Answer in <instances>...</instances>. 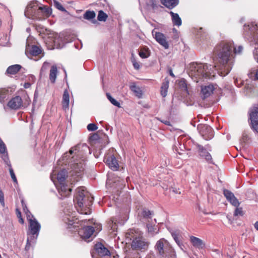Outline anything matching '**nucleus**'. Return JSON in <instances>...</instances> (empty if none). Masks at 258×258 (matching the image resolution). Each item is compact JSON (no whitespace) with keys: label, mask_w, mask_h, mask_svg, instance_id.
Masks as SVG:
<instances>
[{"label":"nucleus","mask_w":258,"mask_h":258,"mask_svg":"<svg viewBox=\"0 0 258 258\" xmlns=\"http://www.w3.org/2000/svg\"><path fill=\"white\" fill-rule=\"evenodd\" d=\"M63 159H60L57 161V165L53 170L50 177L57 189L59 198L63 199L64 194V169L63 166Z\"/></svg>","instance_id":"39448f33"},{"label":"nucleus","mask_w":258,"mask_h":258,"mask_svg":"<svg viewBox=\"0 0 258 258\" xmlns=\"http://www.w3.org/2000/svg\"><path fill=\"white\" fill-rule=\"evenodd\" d=\"M198 148L199 149V150L201 152V155L202 156L205 157V159L209 162V163L212 162V156L211 155L208 153L206 151V150L204 148V147L200 145H198Z\"/></svg>","instance_id":"393cba45"},{"label":"nucleus","mask_w":258,"mask_h":258,"mask_svg":"<svg viewBox=\"0 0 258 258\" xmlns=\"http://www.w3.org/2000/svg\"><path fill=\"white\" fill-rule=\"evenodd\" d=\"M29 39H27V43H28ZM41 52V49L39 47L36 45L30 46L29 44H27L26 47L25 53L30 57V56H37L40 54Z\"/></svg>","instance_id":"dca6fc26"},{"label":"nucleus","mask_w":258,"mask_h":258,"mask_svg":"<svg viewBox=\"0 0 258 258\" xmlns=\"http://www.w3.org/2000/svg\"><path fill=\"white\" fill-rule=\"evenodd\" d=\"M53 5L54 7L58 10L63 12L64 11V8L61 5V4L57 0H53Z\"/></svg>","instance_id":"a19ab883"},{"label":"nucleus","mask_w":258,"mask_h":258,"mask_svg":"<svg viewBox=\"0 0 258 258\" xmlns=\"http://www.w3.org/2000/svg\"><path fill=\"white\" fill-rule=\"evenodd\" d=\"M19 218V222L21 223V224H24V220L22 218V217H20V218Z\"/></svg>","instance_id":"4d7b16f0"},{"label":"nucleus","mask_w":258,"mask_h":258,"mask_svg":"<svg viewBox=\"0 0 258 258\" xmlns=\"http://www.w3.org/2000/svg\"><path fill=\"white\" fill-rule=\"evenodd\" d=\"M139 55L141 57L143 58H146L148 57L150 55V52L148 49H141L140 51L139 52Z\"/></svg>","instance_id":"f704fd0d"},{"label":"nucleus","mask_w":258,"mask_h":258,"mask_svg":"<svg viewBox=\"0 0 258 258\" xmlns=\"http://www.w3.org/2000/svg\"><path fill=\"white\" fill-rule=\"evenodd\" d=\"M106 96L107 99L110 101V102L115 106L120 107V103L116 101L115 99L112 97L109 93H106Z\"/></svg>","instance_id":"4c0bfd02"},{"label":"nucleus","mask_w":258,"mask_h":258,"mask_svg":"<svg viewBox=\"0 0 258 258\" xmlns=\"http://www.w3.org/2000/svg\"><path fill=\"white\" fill-rule=\"evenodd\" d=\"M214 86L213 85H209L202 88L201 92L204 98L210 96L213 92Z\"/></svg>","instance_id":"5701e85b"},{"label":"nucleus","mask_w":258,"mask_h":258,"mask_svg":"<svg viewBox=\"0 0 258 258\" xmlns=\"http://www.w3.org/2000/svg\"><path fill=\"white\" fill-rule=\"evenodd\" d=\"M21 66L19 64H14L10 66L7 70V73L11 75L16 74L21 69Z\"/></svg>","instance_id":"cd10ccee"},{"label":"nucleus","mask_w":258,"mask_h":258,"mask_svg":"<svg viewBox=\"0 0 258 258\" xmlns=\"http://www.w3.org/2000/svg\"><path fill=\"white\" fill-rule=\"evenodd\" d=\"M108 18V15L103 11L100 10L98 12L97 19L99 21L105 22Z\"/></svg>","instance_id":"473e14b6"},{"label":"nucleus","mask_w":258,"mask_h":258,"mask_svg":"<svg viewBox=\"0 0 258 258\" xmlns=\"http://www.w3.org/2000/svg\"><path fill=\"white\" fill-rule=\"evenodd\" d=\"M171 235H172V236L173 237V238H174V239L175 240V241H176V242L178 245H179L180 240H179V236H178V233L176 231L172 232Z\"/></svg>","instance_id":"79ce46f5"},{"label":"nucleus","mask_w":258,"mask_h":258,"mask_svg":"<svg viewBox=\"0 0 258 258\" xmlns=\"http://www.w3.org/2000/svg\"><path fill=\"white\" fill-rule=\"evenodd\" d=\"M190 241L192 245L195 247L198 248H203L205 246V244L203 240L198 237L191 236L190 237Z\"/></svg>","instance_id":"4be33fe9"},{"label":"nucleus","mask_w":258,"mask_h":258,"mask_svg":"<svg viewBox=\"0 0 258 258\" xmlns=\"http://www.w3.org/2000/svg\"><path fill=\"white\" fill-rule=\"evenodd\" d=\"M161 122H162L163 123H164L166 125H170V122L168 120H161Z\"/></svg>","instance_id":"6e6d98bb"},{"label":"nucleus","mask_w":258,"mask_h":258,"mask_svg":"<svg viewBox=\"0 0 258 258\" xmlns=\"http://www.w3.org/2000/svg\"><path fill=\"white\" fill-rule=\"evenodd\" d=\"M152 35L156 40L164 48L167 49L169 47V44L166 40L165 36L162 33L158 32L153 30L152 32Z\"/></svg>","instance_id":"4468645a"},{"label":"nucleus","mask_w":258,"mask_h":258,"mask_svg":"<svg viewBox=\"0 0 258 258\" xmlns=\"http://www.w3.org/2000/svg\"><path fill=\"white\" fill-rule=\"evenodd\" d=\"M30 86V83H25V84H24V87H25V88H29Z\"/></svg>","instance_id":"052dcab7"},{"label":"nucleus","mask_w":258,"mask_h":258,"mask_svg":"<svg viewBox=\"0 0 258 258\" xmlns=\"http://www.w3.org/2000/svg\"><path fill=\"white\" fill-rule=\"evenodd\" d=\"M104 258H117V255H111L110 254L107 255L106 256L104 257Z\"/></svg>","instance_id":"864d4df0"},{"label":"nucleus","mask_w":258,"mask_h":258,"mask_svg":"<svg viewBox=\"0 0 258 258\" xmlns=\"http://www.w3.org/2000/svg\"><path fill=\"white\" fill-rule=\"evenodd\" d=\"M200 31H201L202 30V28H200V29H199Z\"/></svg>","instance_id":"338daca9"},{"label":"nucleus","mask_w":258,"mask_h":258,"mask_svg":"<svg viewBox=\"0 0 258 258\" xmlns=\"http://www.w3.org/2000/svg\"><path fill=\"white\" fill-rule=\"evenodd\" d=\"M68 214L66 213V227L71 229L73 228V230L78 231L80 236L84 239L87 240L90 238L94 232L98 233L102 228L100 224L94 223V226H87L82 227L78 229L79 227L82 226L83 224L87 223L86 220L79 221L77 218H75V212H71L69 209L67 210Z\"/></svg>","instance_id":"7ed1b4c3"},{"label":"nucleus","mask_w":258,"mask_h":258,"mask_svg":"<svg viewBox=\"0 0 258 258\" xmlns=\"http://www.w3.org/2000/svg\"><path fill=\"white\" fill-rule=\"evenodd\" d=\"M253 55H254L255 59L258 62V48H255V49L253 51Z\"/></svg>","instance_id":"8fccbe9b"},{"label":"nucleus","mask_w":258,"mask_h":258,"mask_svg":"<svg viewBox=\"0 0 258 258\" xmlns=\"http://www.w3.org/2000/svg\"><path fill=\"white\" fill-rule=\"evenodd\" d=\"M0 153L2 154H4L2 156V158L4 160V162L6 163V164H7L9 166L11 167L9 159L8 158L6 145L3 142V141L1 140V138H0Z\"/></svg>","instance_id":"412c9836"},{"label":"nucleus","mask_w":258,"mask_h":258,"mask_svg":"<svg viewBox=\"0 0 258 258\" xmlns=\"http://www.w3.org/2000/svg\"><path fill=\"white\" fill-rule=\"evenodd\" d=\"M8 106L12 109H18L23 106V101L21 97L17 96L11 99L8 103Z\"/></svg>","instance_id":"f3484780"},{"label":"nucleus","mask_w":258,"mask_h":258,"mask_svg":"<svg viewBox=\"0 0 258 258\" xmlns=\"http://www.w3.org/2000/svg\"><path fill=\"white\" fill-rule=\"evenodd\" d=\"M10 173L13 181L17 183V180L13 169L11 167L9 169Z\"/></svg>","instance_id":"a18cd8bd"},{"label":"nucleus","mask_w":258,"mask_h":258,"mask_svg":"<svg viewBox=\"0 0 258 258\" xmlns=\"http://www.w3.org/2000/svg\"><path fill=\"white\" fill-rule=\"evenodd\" d=\"M181 85H182L183 87L185 89H186V84L185 83L184 80L180 81Z\"/></svg>","instance_id":"5fc2aeb1"},{"label":"nucleus","mask_w":258,"mask_h":258,"mask_svg":"<svg viewBox=\"0 0 258 258\" xmlns=\"http://www.w3.org/2000/svg\"><path fill=\"white\" fill-rule=\"evenodd\" d=\"M161 3L166 7L171 9L178 4V0H161Z\"/></svg>","instance_id":"a878e982"},{"label":"nucleus","mask_w":258,"mask_h":258,"mask_svg":"<svg viewBox=\"0 0 258 258\" xmlns=\"http://www.w3.org/2000/svg\"><path fill=\"white\" fill-rule=\"evenodd\" d=\"M104 161L111 169L114 171L118 170L119 165L116 159L113 155L106 156L104 158Z\"/></svg>","instance_id":"a211bd4d"},{"label":"nucleus","mask_w":258,"mask_h":258,"mask_svg":"<svg viewBox=\"0 0 258 258\" xmlns=\"http://www.w3.org/2000/svg\"><path fill=\"white\" fill-rule=\"evenodd\" d=\"M68 190L70 192H71L72 189L71 188H69Z\"/></svg>","instance_id":"69168bd1"},{"label":"nucleus","mask_w":258,"mask_h":258,"mask_svg":"<svg viewBox=\"0 0 258 258\" xmlns=\"http://www.w3.org/2000/svg\"><path fill=\"white\" fill-rule=\"evenodd\" d=\"M28 222L29 226V231L27 232V234L28 235H31L29 236L27 239V243L25 247L26 249L27 250L29 248L31 245V242L33 240L35 241V240L37 238L41 228L40 224L36 219H28ZM35 242V241H34V242Z\"/></svg>","instance_id":"6e6552de"},{"label":"nucleus","mask_w":258,"mask_h":258,"mask_svg":"<svg viewBox=\"0 0 258 258\" xmlns=\"http://www.w3.org/2000/svg\"><path fill=\"white\" fill-rule=\"evenodd\" d=\"M223 195L231 205L234 207H239L240 204V202L231 191L228 189H224Z\"/></svg>","instance_id":"2eb2a0df"},{"label":"nucleus","mask_w":258,"mask_h":258,"mask_svg":"<svg viewBox=\"0 0 258 258\" xmlns=\"http://www.w3.org/2000/svg\"><path fill=\"white\" fill-rule=\"evenodd\" d=\"M168 87L169 81L168 80H165L163 82L161 87V94L163 97L166 96Z\"/></svg>","instance_id":"7c9ffc66"},{"label":"nucleus","mask_w":258,"mask_h":258,"mask_svg":"<svg viewBox=\"0 0 258 258\" xmlns=\"http://www.w3.org/2000/svg\"><path fill=\"white\" fill-rule=\"evenodd\" d=\"M97 128V126L94 123H90L87 125V129L89 131H94Z\"/></svg>","instance_id":"c03bdc74"},{"label":"nucleus","mask_w":258,"mask_h":258,"mask_svg":"<svg viewBox=\"0 0 258 258\" xmlns=\"http://www.w3.org/2000/svg\"><path fill=\"white\" fill-rule=\"evenodd\" d=\"M197 129L201 136L206 140H210L214 137L213 130L210 126L207 124H199Z\"/></svg>","instance_id":"f8f14e48"},{"label":"nucleus","mask_w":258,"mask_h":258,"mask_svg":"<svg viewBox=\"0 0 258 258\" xmlns=\"http://www.w3.org/2000/svg\"><path fill=\"white\" fill-rule=\"evenodd\" d=\"M170 14L172 18V21L174 25L179 26L181 25V19L177 13L171 11Z\"/></svg>","instance_id":"bb28decb"},{"label":"nucleus","mask_w":258,"mask_h":258,"mask_svg":"<svg viewBox=\"0 0 258 258\" xmlns=\"http://www.w3.org/2000/svg\"><path fill=\"white\" fill-rule=\"evenodd\" d=\"M66 106H68L69 103V96L68 93L66 92Z\"/></svg>","instance_id":"3c124183"},{"label":"nucleus","mask_w":258,"mask_h":258,"mask_svg":"<svg viewBox=\"0 0 258 258\" xmlns=\"http://www.w3.org/2000/svg\"><path fill=\"white\" fill-rule=\"evenodd\" d=\"M40 7L45 19L49 17L51 15L52 10L49 7L47 6H42Z\"/></svg>","instance_id":"c756f323"},{"label":"nucleus","mask_w":258,"mask_h":258,"mask_svg":"<svg viewBox=\"0 0 258 258\" xmlns=\"http://www.w3.org/2000/svg\"><path fill=\"white\" fill-rule=\"evenodd\" d=\"M8 93V90L4 88L0 89V102H3Z\"/></svg>","instance_id":"c9c22d12"},{"label":"nucleus","mask_w":258,"mask_h":258,"mask_svg":"<svg viewBox=\"0 0 258 258\" xmlns=\"http://www.w3.org/2000/svg\"><path fill=\"white\" fill-rule=\"evenodd\" d=\"M62 107H63L64 106V92L62 94Z\"/></svg>","instance_id":"13d9d810"},{"label":"nucleus","mask_w":258,"mask_h":258,"mask_svg":"<svg viewBox=\"0 0 258 258\" xmlns=\"http://www.w3.org/2000/svg\"><path fill=\"white\" fill-rule=\"evenodd\" d=\"M131 61L135 69L139 70L140 68V65L139 63L136 61L134 57L132 56V57L131 58Z\"/></svg>","instance_id":"37998d69"},{"label":"nucleus","mask_w":258,"mask_h":258,"mask_svg":"<svg viewBox=\"0 0 258 258\" xmlns=\"http://www.w3.org/2000/svg\"><path fill=\"white\" fill-rule=\"evenodd\" d=\"M51 64L50 62L47 61H45L41 67L40 71V74L42 75L43 73H45L49 68L50 67Z\"/></svg>","instance_id":"58836bf2"},{"label":"nucleus","mask_w":258,"mask_h":258,"mask_svg":"<svg viewBox=\"0 0 258 258\" xmlns=\"http://www.w3.org/2000/svg\"><path fill=\"white\" fill-rule=\"evenodd\" d=\"M0 203L3 207L5 206L4 194L2 190H0Z\"/></svg>","instance_id":"09e8293b"},{"label":"nucleus","mask_w":258,"mask_h":258,"mask_svg":"<svg viewBox=\"0 0 258 258\" xmlns=\"http://www.w3.org/2000/svg\"><path fill=\"white\" fill-rule=\"evenodd\" d=\"M42 14L40 7L38 6V3L36 1L31 2L27 5L25 11V15L27 18L34 20L45 19Z\"/></svg>","instance_id":"0eeeda50"},{"label":"nucleus","mask_w":258,"mask_h":258,"mask_svg":"<svg viewBox=\"0 0 258 258\" xmlns=\"http://www.w3.org/2000/svg\"><path fill=\"white\" fill-rule=\"evenodd\" d=\"M109 226L110 227L111 229L114 231L115 229L116 228V223L114 222V221L112 219H111L109 223Z\"/></svg>","instance_id":"de8ad7c7"},{"label":"nucleus","mask_w":258,"mask_h":258,"mask_svg":"<svg viewBox=\"0 0 258 258\" xmlns=\"http://www.w3.org/2000/svg\"><path fill=\"white\" fill-rule=\"evenodd\" d=\"M250 125L253 131L258 133V107L253 106L249 111Z\"/></svg>","instance_id":"9b49d317"},{"label":"nucleus","mask_w":258,"mask_h":258,"mask_svg":"<svg viewBox=\"0 0 258 258\" xmlns=\"http://www.w3.org/2000/svg\"><path fill=\"white\" fill-rule=\"evenodd\" d=\"M255 79L258 80V70L256 71L255 74Z\"/></svg>","instance_id":"680f3d73"},{"label":"nucleus","mask_w":258,"mask_h":258,"mask_svg":"<svg viewBox=\"0 0 258 258\" xmlns=\"http://www.w3.org/2000/svg\"><path fill=\"white\" fill-rule=\"evenodd\" d=\"M148 232L151 235H154L155 234L158 233L159 230L157 229V227L153 226L152 225L148 224L147 225Z\"/></svg>","instance_id":"72a5a7b5"},{"label":"nucleus","mask_w":258,"mask_h":258,"mask_svg":"<svg viewBox=\"0 0 258 258\" xmlns=\"http://www.w3.org/2000/svg\"><path fill=\"white\" fill-rule=\"evenodd\" d=\"M22 205H23V207L24 211H25L26 214L28 216V213H30V212L28 211V209L27 208L26 206H24V205H23V201H22Z\"/></svg>","instance_id":"603ef678"},{"label":"nucleus","mask_w":258,"mask_h":258,"mask_svg":"<svg viewBox=\"0 0 258 258\" xmlns=\"http://www.w3.org/2000/svg\"><path fill=\"white\" fill-rule=\"evenodd\" d=\"M142 214L144 217L147 218H150L151 215H152V212L149 210H144L143 211Z\"/></svg>","instance_id":"49530a36"},{"label":"nucleus","mask_w":258,"mask_h":258,"mask_svg":"<svg viewBox=\"0 0 258 258\" xmlns=\"http://www.w3.org/2000/svg\"><path fill=\"white\" fill-rule=\"evenodd\" d=\"M157 253L163 257L171 256L174 251L169 243L164 238L159 240L155 246Z\"/></svg>","instance_id":"1a4fd4ad"},{"label":"nucleus","mask_w":258,"mask_h":258,"mask_svg":"<svg viewBox=\"0 0 258 258\" xmlns=\"http://www.w3.org/2000/svg\"><path fill=\"white\" fill-rule=\"evenodd\" d=\"M17 215L18 218H20V217H22L21 212L18 210H17Z\"/></svg>","instance_id":"bf43d9fd"},{"label":"nucleus","mask_w":258,"mask_h":258,"mask_svg":"<svg viewBox=\"0 0 258 258\" xmlns=\"http://www.w3.org/2000/svg\"><path fill=\"white\" fill-rule=\"evenodd\" d=\"M88 152L89 147L86 144L82 143L72 147L69 152H66V158L69 167L66 176V183L70 182L72 184L78 180L85 170L86 155Z\"/></svg>","instance_id":"f257e3e1"},{"label":"nucleus","mask_w":258,"mask_h":258,"mask_svg":"<svg viewBox=\"0 0 258 258\" xmlns=\"http://www.w3.org/2000/svg\"><path fill=\"white\" fill-rule=\"evenodd\" d=\"M170 75L172 77L174 76L171 70H170Z\"/></svg>","instance_id":"0e129e2a"},{"label":"nucleus","mask_w":258,"mask_h":258,"mask_svg":"<svg viewBox=\"0 0 258 258\" xmlns=\"http://www.w3.org/2000/svg\"><path fill=\"white\" fill-rule=\"evenodd\" d=\"M236 209H235L234 212V216H242L244 215V212L241 207H235Z\"/></svg>","instance_id":"ea45409f"},{"label":"nucleus","mask_w":258,"mask_h":258,"mask_svg":"<svg viewBox=\"0 0 258 258\" xmlns=\"http://www.w3.org/2000/svg\"><path fill=\"white\" fill-rule=\"evenodd\" d=\"M78 205V211L82 214H89L91 213L90 206L92 205L93 197L86 191L84 187L78 188L76 196Z\"/></svg>","instance_id":"423d86ee"},{"label":"nucleus","mask_w":258,"mask_h":258,"mask_svg":"<svg viewBox=\"0 0 258 258\" xmlns=\"http://www.w3.org/2000/svg\"><path fill=\"white\" fill-rule=\"evenodd\" d=\"M57 74L58 70L56 66L52 65L51 66L49 73V80L52 83H55Z\"/></svg>","instance_id":"b1692460"},{"label":"nucleus","mask_w":258,"mask_h":258,"mask_svg":"<svg viewBox=\"0 0 258 258\" xmlns=\"http://www.w3.org/2000/svg\"><path fill=\"white\" fill-rule=\"evenodd\" d=\"M130 89L135 93L136 95L138 97H141L142 95V91L141 89L136 86L135 83L131 84L130 86Z\"/></svg>","instance_id":"c85d7f7f"},{"label":"nucleus","mask_w":258,"mask_h":258,"mask_svg":"<svg viewBox=\"0 0 258 258\" xmlns=\"http://www.w3.org/2000/svg\"><path fill=\"white\" fill-rule=\"evenodd\" d=\"M147 5L148 7H150L154 10L157 9L159 6L156 0H148Z\"/></svg>","instance_id":"e433bc0d"},{"label":"nucleus","mask_w":258,"mask_h":258,"mask_svg":"<svg viewBox=\"0 0 258 258\" xmlns=\"http://www.w3.org/2000/svg\"><path fill=\"white\" fill-rule=\"evenodd\" d=\"M243 49L241 46L236 48L233 42H222L214 48V53L221 65V73L227 75L231 71L234 62V54L240 53Z\"/></svg>","instance_id":"f03ea898"},{"label":"nucleus","mask_w":258,"mask_h":258,"mask_svg":"<svg viewBox=\"0 0 258 258\" xmlns=\"http://www.w3.org/2000/svg\"><path fill=\"white\" fill-rule=\"evenodd\" d=\"M254 227L256 228V230H258V221H257L255 224H254Z\"/></svg>","instance_id":"e2e57ef3"},{"label":"nucleus","mask_w":258,"mask_h":258,"mask_svg":"<svg viewBox=\"0 0 258 258\" xmlns=\"http://www.w3.org/2000/svg\"><path fill=\"white\" fill-rule=\"evenodd\" d=\"M217 67L208 65L207 63H192L190 64L188 75L196 82L203 78H212L216 75V72L221 76H224L221 73V66L217 69Z\"/></svg>","instance_id":"20e7f679"},{"label":"nucleus","mask_w":258,"mask_h":258,"mask_svg":"<svg viewBox=\"0 0 258 258\" xmlns=\"http://www.w3.org/2000/svg\"><path fill=\"white\" fill-rule=\"evenodd\" d=\"M131 246L133 249L145 250L148 247V243L142 237H135L134 238Z\"/></svg>","instance_id":"ddd939ff"},{"label":"nucleus","mask_w":258,"mask_h":258,"mask_svg":"<svg viewBox=\"0 0 258 258\" xmlns=\"http://www.w3.org/2000/svg\"><path fill=\"white\" fill-rule=\"evenodd\" d=\"M53 48H62L64 45V41L63 37L60 34H55L53 37Z\"/></svg>","instance_id":"aec40b11"},{"label":"nucleus","mask_w":258,"mask_h":258,"mask_svg":"<svg viewBox=\"0 0 258 258\" xmlns=\"http://www.w3.org/2000/svg\"><path fill=\"white\" fill-rule=\"evenodd\" d=\"M244 35L250 41L255 44H258V25L251 23L250 25H244Z\"/></svg>","instance_id":"9d476101"},{"label":"nucleus","mask_w":258,"mask_h":258,"mask_svg":"<svg viewBox=\"0 0 258 258\" xmlns=\"http://www.w3.org/2000/svg\"><path fill=\"white\" fill-rule=\"evenodd\" d=\"M96 252L101 257L104 258L110 254L109 251L101 243H98L95 245Z\"/></svg>","instance_id":"6ab92c4d"},{"label":"nucleus","mask_w":258,"mask_h":258,"mask_svg":"<svg viewBox=\"0 0 258 258\" xmlns=\"http://www.w3.org/2000/svg\"><path fill=\"white\" fill-rule=\"evenodd\" d=\"M96 14L94 11H87L84 14L83 17L85 19L91 20L95 17Z\"/></svg>","instance_id":"2f4dec72"},{"label":"nucleus","mask_w":258,"mask_h":258,"mask_svg":"<svg viewBox=\"0 0 258 258\" xmlns=\"http://www.w3.org/2000/svg\"><path fill=\"white\" fill-rule=\"evenodd\" d=\"M96 22V20H94V22L93 23H95Z\"/></svg>","instance_id":"774afa93"}]
</instances>
